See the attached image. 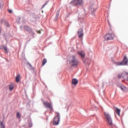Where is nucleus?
Listing matches in <instances>:
<instances>
[{"label": "nucleus", "instance_id": "obj_1", "mask_svg": "<svg viewBox=\"0 0 128 128\" xmlns=\"http://www.w3.org/2000/svg\"><path fill=\"white\" fill-rule=\"evenodd\" d=\"M56 114H57V115L54 118L53 124L54 126H58L60 122V114L58 112H56Z\"/></svg>", "mask_w": 128, "mask_h": 128}, {"label": "nucleus", "instance_id": "obj_2", "mask_svg": "<svg viewBox=\"0 0 128 128\" xmlns=\"http://www.w3.org/2000/svg\"><path fill=\"white\" fill-rule=\"evenodd\" d=\"M70 63L72 66H78V61L76 56H71L70 57Z\"/></svg>", "mask_w": 128, "mask_h": 128}, {"label": "nucleus", "instance_id": "obj_3", "mask_svg": "<svg viewBox=\"0 0 128 128\" xmlns=\"http://www.w3.org/2000/svg\"><path fill=\"white\" fill-rule=\"evenodd\" d=\"M70 4L74 6H82L84 4V1L82 0H72L70 2Z\"/></svg>", "mask_w": 128, "mask_h": 128}, {"label": "nucleus", "instance_id": "obj_4", "mask_svg": "<svg viewBox=\"0 0 128 128\" xmlns=\"http://www.w3.org/2000/svg\"><path fill=\"white\" fill-rule=\"evenodd\" d=\"M104 118H106L110 126H112V117L108 113H106V112H104Z\"/></svg>", "mask_w": 128, "mask_h": 128}, {"label": "nucleus", "instance_id": "obj_5", "mask_svg": "<svg viewBox=\"0 0 128 128\" xmlns=\"http://www.w3.org/2000/svg\"><path fill=\"white\" fill-rule=\"evenodd\" d=\"M97 10H98V6H95L94 4L90 5V10H91V13L92 16H94L95 15L94 12H96Z\"/></svg>", "mask_w": 128, "mask_h": 128}, {"label": "nucleus", "instance_id": "obj_6", "mask_svg": "<svg viewBox=\"0 0 128 128\" xmlns=\"http://www.w3.org/2000/svg\"><path fill=\"white\" fill-rule=\"evenodd\" d=\"M104 38L105 40H114V36L112 34H108L104 36Z\"/></svg>", "mask_w": 128, "mask_h": 128}, {"label": "nucleus", "instance_id": "obj_7", "mask_svg": "<svg viewBox=\"0 0 128 128\" xmlns=\"http://www.w3.org/2000/svg\"><path fill=\"white\" fill-rule=\"evenodd\" d=\"M44 106L47 108H50V110H52V104H50L48 102H44Z\"/></svg>", "mask_w": 128, "mask_h": 128}, {"label": "nucleus", "instance_id": "obj_8", "mask_svg": "<svg viewBox=\"0 0 128 128\" xmlns=\"http://www.w3.org/2000/svg\"><path fill=\"white\" fill-rule=\"evenodd\" d=\"M128 58H126V56H124V58L123 60L121 62V64H122V66H126V64H128Z\"/></svg>", "mask_w": 128, "mask_h": 128}, {"label": "nucleus", "instance_id": "obj_9", "mask_svg": "<svg viewBox=\"0 0 128 128\" xmlns=\"http://www.w3.org/2000/svg\"><path fill=\"white\" fill-rule=\"evenodd\" d=\"M78 38H82L84 36V30H82V28H80L78 30Z\"/></svg>", "mask_w": 128, "mask_h": 128}, {"label": "nucleus", "instance_id": "obj_10", "mask_svg": "<svg viewBox=\"0 0 128 128\" xmlns=\"http://www.w3.org/2000/svg\"><path fill=\"white\" fill-rule=\"evenodd\" d=\"M120 88L122 90H123V92H126V90H128V88H126V86L122 84L120 85Z\"/></svg>", "mask_w": 128, "mask_h": 128}, {"label": "nucleus", "instance_id": "obj_11", "mask_svg": "<svg viewBox=\"0 0 128 128\" xmlns=\"http://www.w3.org/2000/svg\"><path fill=\"white\" fill-rule=\"evenodd\" d=\"M78 82V80L76 78H73L72 80V84H74V86H76Z\"/></svg>", "mask_w": 128, "mask_h": 128}, {"label": "nucleus", "instance_id": "obj_12", "mask_svg": "<svg viewBox=\"0 0 128 128\" xmlns=\"http://www.w3.org/2000/svg\"><path fill=\"white\" fill-rule=\"evenodd\" d=\"M24 28L28 32H32V28H30V26H24Z\"/></svg>", "mask_w": 128, "mask_h": 128}, {"label": "nucleus", "instance_id": "obj_13", "mask_svg": "<svg viewBox=\"0 0 128 128\" xmlns=\"http://www.w3.org/2000/svg\"><path fill=\"white\" fill-rule=\"evenodd\" d=\"M60 10H58L57 12H56V16L55 17V18H54V20H55V22H56V20H58V15L60 14Z\"/></svg>", "mask_w": 128, "mask_h": 128}, {"label": "nucleus", "instance_id": "obj_14", "mask_svg": "<svg viewBox=\"0 0 128 128\" xmlns=\"http://www.w3.org/2000/svg\"><path fill=\"white\" fill-rule=\"evenodd\" d=\"M122 74H123L122 78H124V80H126L128 77V73L126 72H122Z\"/></svg>", "mask_w": 128, "mask_h": 128}, {"label": "nucleus", "instance_id": "obj_15", "mask_svg": "<svg viewBox=\"0 0 128 128\" xmlns=\"http://www.w3.org/2000/svg\"><path fill=\"white\" fill-rule=\"evenodd\" d=\"M78 54L80 56H82V58H84V56H86V54H84V52H78Z\"/></svg>", "mask_w": 128, "mask_h": 128}, {"label": "nucleus", "instance_id": "obj_16", "mask_svg": "<svg viewBox=\"0 0 128 128\" xmlns=\"http://www.w3.org/2000/svg\"><path fill=\"white\" fill-rule=\"evenodd\" d=\"M115 112H116V114H117L119 116H120V110L116 108Z\"/></svg>", "mask_w": 128, "mask_h": 128}, {"label": "nucleus", "instance_id": "obj_17", "mask_svg": "<svg viewBox=\"0 0 128 128\" xmlns=\"http://www.w3.org/2000/svg\"><path fill=\"white\" fill-rule=\"evenodd\" d=\"M20 75L18 74L16 76V81L17 82H20Z\"/></svg>", "mask_w": 128, "mask_h": 128}, {"label": "nucleus", "instance_id": "obj_18", "mask_svg": "<svg viewBox=\"0 0 128 128\" xmlns=\"http://www.w3.org/2000/svg\"><path fill=\"white\" fill-rule=\"evenodd\" d=\"M14 86L12 84L9 85V90L12 91L14 90Z\"/></svg>", "mask_w": 128, "mask_h": 128}, {"label": "nucleus", "instance_id": "obj_19", "mask_svg": "<svg viewBox=\"0 0 128 128\" xmlns=\"http://www.w3.org/2000/svg\"><path fill=\"white\" fill-rule=\"evenodd\" d=\"M47 60L46 58H44L43 60H42V66H44L46 64Z\"/></svg>", "mask_w": 128, "mask_h": 128}, {"label": "nucleus", "instance_id": "obj_20", "mask_svg": "<svg viewBox=\"0 0 128 128\" xmlns=\"http://www.w3.org/2000/svg\"><path fill=\"white\" fill-rule=\"evenodd\" d=\"M0 128H5L6 126H4V122H0Z\"/></svg>", "mask_w": 128, "mask_h": 128}, {"label": "nucleus", "instance_id": "obj_21", "mask_svg": "<svg viewBox=\"0 0 128 128\" xmlns=\"http://www.w3.org/2000/svg\"><path fill=\"white\" fill-rule=\"evenodd\" d=\"M115 64L117 66H122V62H116Z\"/></svg>", "mask_w": 128, "mask_h": 128}, {"label": "nucleus", "instance_id": "obj_22", "mask_svg": "<svg viewBox=\"0 0 128 128\" xmlns=\"http://www.w3.org/2000/svg\"><path fill=\"white\" fill-rule=\"evenodd\" d=\"M16 118H20V114L18 112H16Z\"/></svg>", "mask_w": 128, "mask_h": 128}, {"label": "nucleus", "instance_id": "obj_23", "mask_svg": "<svg viewBox=\"0 0 128 128\" xmlns=\"http://www.w3.org/2000/svg\"><path fill=\"white\" fill-rule=\"evenodd\" d=\"M3 50H4L6 52V54H8V48L4 46H3Z\"/></svg>", "mask_w": 128, "mask_h": 128}, {"label": "nucleus", "instance_id": "obj_24", "mask_svg": "<svg viewBox=\"0 0 128 128\" xmlns=\"http://www.w3.org/2000/svg\"><path fill=\"white\" fill-rule=\"evenodd\" d=\"M122 76H124V74H122V73L121 75L120 74H118V78H122Z\"/></svg>", "mask_w": 128, "mask_h": 128}, {"label": "nucleus", "instance_id": "obj_25", "mask_svg": "<svg viewBox=\"0 0 128 128\" xmlns=\"http://www.w3.org/2000/svg\"><path fill=\"white\" fill-rule=\"evenodd\" d=\"M20 20V17H18V18L16 19L17 22H19Z\"/></svg>", "mask_w": 128, "mask_h": 128}, {"label": "nucleus", "instance_id": "obj_26", "mask_svg": "<svg viewBox=\"0 0 128 128\" xmlns=\"http://www.w3.org/2000/svg\"><path fill=\"white\" fill-rule=\"evenodd\" d=\"M29 128H32V123L30 122L28 124Z\"/></svg>", "mask_w": 128, "mask_h": 128}, {"label": "nucleus", "instance_id": "obj_27", "mask_svg": "<svg viewBox=\"0 0 128 128\" xmlns=\"http://www.w3.org/2000/svg\"><path fill=\"white\" fill-rule=\"evenodd\" d=\"M6 26H7V28H8V26H10V24H8V22H6Z\"/></svg>", "mask_w": 128, "mask_h": 128}, {"label": "nucleus", "instance_id": "obj_28", "mask_svg": "<svg viewBox=\"0 0 128 128\" xmlns=\"http://www.w3.org/2000/svg\"><path fill=\"white\" fill-rule=\"evenodd\" d=\"M47 4H48V2H46V3L44 4L42 8H44V6H46Z\"/></svg>", "mask_w": 128, "mask_h": 128}, {"label": "nucleus", "instance_id": "obj_29", "mask_svg": "<svg viewBox=\"0 0 128 128\" xmlns=\"http://www.w3.org/2000/svg\"><path fill=\"white\" fill-rule=\"evenodd\" d=\"M8 12L10 14H12V10H8Z\"/></svg>", "mask_w": 128, "mask_h": 128}, {"label": "nucleus", "instance_id": "obj_30", "mask_svg": "<svg viewBox=\"0 0 128 128\" xmlns=\"http://www.w3.org/2000/svg\"><path fill=\"white\" fill-rule=\"evenodd\" d=\"M4 19H2L0 21V23L1 24H4Z\"/></svg>", "mask_w": 128, "mask_h": 128}, {"label": "nucleus", "instance_id": "obj_31", "mask_svg": "<svg viewBox=\"0 0 128 128\" xmlns=\"http://www.w3.org/2000/svg\"><path fill=\"white\" fill-rule=\"evenodd\" d=\"M4 6V4H0V8H2V7Z\"/></svg>", "mask_w": 128, "mask_h": 128}, {"label": "nucleus", "instance_id": "obj_32", "mask_svg": "<svg viewBox=\"0 0 128 128\" xmlns=\"http://www.w3.org/2000/svg\"><path fill=\"white\" fill-rule=\"evenodd\" d=\"M28 64H29V66H30V68H32V64L30 63H28Z\"/></svg>", "mask_w": 128, "mask_h": 128}, {"label": "nucleus", "instance_id": "obj_33", "mask_svg": "<svg viewBox=\"0 0 128 128\" xmlns=\"http://www.w3.org/2000/svg\"><path fill=\"white\" fill-rule=\"evenodd\" d=\"M2 32V28H0V34Z\"/></svg>", "mask_w": 128, "mask_h": 128}, {"label": "nucleus", "instance_id": "obj_34", "mask_svg": "<svg viewBox=\"0 0 128 128\" xmlns=\"http://www.w3.org/2000/svg\"><path fill=\"white\" fill-rule=\"evenodd\" d=\"M38 34H40V30H38Z\"/></svg>", "mask_w": 128, "mask_h": 128}, {"label": "nucleus", "instance_id": "obj_35", "mask_svg": "<svg viewBox=\"0 0 128 128\" xmlns=\"http://www.w3.org/2000/svg\"><path fill=\"white\" fill-rule=\"evenodd\" d=\"M126 80H128V76L127 77L126 79Z\"/></svg>", "mask_w": 128, "mask_h": 128}, {"label": "nucleus", "instance_id": "obj_36", "mask_svg": "<svg viewBox=\"0 0 128 128\" xmlns=\"http://www.w3.org/2000/svg\"><path fill=\"white\" fill-rule=\"evenodd\" d=\"M88 64L90 66V63H88Z\"/></svg>", "mask_w": 128, "mask_h": 128}, {"label": "nucleus", "instance_id": "obj_37", "mask_svg": "<svg viewBox=\"0 0 128 128\" xmlns=\"http://www.w3.org/2000/svg\"><path fill=\"white\" fill-rule=\"evenodd\" d=\"M22 26H20V28H21V29H22Z\"/></svg>", "mask_w": 128, "mask_h": 128}]
</instances>
